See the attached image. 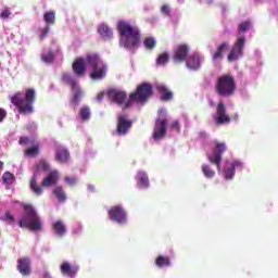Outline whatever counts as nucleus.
<instances>
[{
  "label": "nucleus",
  "instance_id": "obj_1",
  "mask_svg": "<svg viewBox=\"0 0 278 278\" xmlns=\"http://www.w3.org/2000/svg\"><path fill=\"white\" fill-rule=\"evenodd\" d=\"M117 31L119 34V45L128 51H134L140 47L142 35L140 28L131 25L127 21H119L117 24Z\"/></svg>",
  "mask_w": 278,
  "mask_h": 278
},
{
  "label": "nucleus",
  "instance_id": "obj_2",
  "mask_svg": "<svg viewBox=\"0 0 278 278\" xmlns=\"http://www.w3.org/2000/svg\"><path fill=\"white\" fill-rule=\"evenodd\" d=\"M34 101H36V91L31 88L26 89L25 98H23V93H21V91H17L11 98V103L17 108L20 114H33Z\"/></svg>",
  "mask_w": 278,
  "mask_h": 278
},
{
  "label": "nucleus",
  "instance_id": "obj_3",
  "mask_svg": "<svg viewBox=\"0 0 278 278\" xmlns=\"http://www.w3.org/2000/svg\"><path fill=\"white\" fill-rule=\"evenodd\" d=\"M24 218L20 220L21 229H29V231H42V220L30 204H23Z\"/></svg>",
  "mask_w": 278,
  "mask_h": 278
},
{
  "label": "nucleus",
  "instance_id": "obj_4",
  "mask_svg": "<svg viewBox=\"0 0 278 278\" xmlns=\"http://www.w3.org/2000/svg\"><path fill=\"white\" fill-rule=\"evenodd\" d=\"M153 96V86L149 83L139 85L135 92L130 93L125 108H131V103H147Z\"/></svg>",
  "mask_w": 278,
  "mask_h": 278
},
{
  "label": "nucleus",
  "instance_id": "obj_5",
  "mask_svg": "<svg viewBox=\"0 0 278 278\" xmlns=\"http://www.w3.org/2000/svg\"><path fill=\"white\" fill-rule=\"evenodd\" d=\"M87 66L91 70L90 77L91 79H103L108 73V65L103 63L101 58L98 54H88L85 60Z\"/></svg>",
  "mask_w": 278,
  "mask_h": 278
},
{
  "label": "nucleus",
  "instance_id": "obj_6",
  "mask_svg": "<svg viewBox=\"0 0 278 278\" xmlns=\"http://www.w3.org/2000/svg\"><path fill=\"white\" fill-rule=\"evenodd\" d=\"M215 91L219 97H231L236 92V80L231 75H224L217 79Z\"/></svg>",
  "mask_w": 278,
  "mask_h": 278
},
{
  "label": "nucleus",
  "instance_id": "obj_7",
  "mask_svg": "<svg viewBox=\"0 0 278 278\" xmlns=\"http://www.w3.org/2000/svg\"><path fill=\"white\" fill-rule=\"evenodd\" d=\"M43 173H49V170H51V165H49V163L45 160H40L37 164H36V169L35 173L30 179L29 182V188L30 190L34 192V194H36L37 197H40L43 192L42 187H40V185H38V173L40 172Z\"/></svg>",
  "mask_w": 278,
  "mask_h": 278
},
{
  "label": "nucleus",
  "instance_id": "obj_8",
  "mask_svg": "<svg viewBox=\"0 0 278 278\" xmlns=\"http://www.w3.org/2000/svg\"><path fill=\"white\" fill-rule=\"evenodd\" d=\"M227 151V143L215 141V146L212 149V153L207 155V160L211 164H214L220 173V163L223 162V153Z\"/></svg>",
  "mask_w": 278,
  "mask_h": 278
},
{
  "label": "nucleus",
  "instance_id": "obj_9",
  "mask_svg": "<svg viewBox=\"0 0 278 278\" xmlns=\"http://www.w3.org/2000/svg\"><path fill=\"white\" fill-rule=\"evenodd\" d=\"M166 125H168V118L166 117V113L164 112V110H161L154 126V140H162V138L166 136Z\"/></svg>",
  "mask_w": 278,
  "mask_h": 278
},
{
  "label": "nucleus",
  "instance_id": "obj_10",
  "mask_svg": "<svg viewBox=\"0 0 278 278\" xmlns=\"http://www.w3.org/2000/svg\"><path fill=\"white\" fill-rule=\"evenodd\" d=\"M109 217L113 223H117V225H127V212L121 205L112 206L109 210Z\"/></svg>",
  "mask_w": 278,
  "mask_h": 278
},
{
  "label": "nucleus",
  "instance_id": "obj_11",
  "mask_svg": "<svg viewBox=\"0 0 278 278\" xmlns=\"http://www.w3.org/2000/svg\"><path fill=\"white\" fill-rule=\"evenodd\" d=\"M247 43V37H238L230 53L228 54V62H235L238 58H242L244 51V45Z\"/></svg>",
  "mask_w": 278,
  "mask_h": 278
},
{
  "label": "nucleus",
  "instance_id": "obj_12",
  "mask_svg": "<svg viewBox=\"0 0 278 278\" xmlns=\"http://www.w3.org/2000/svg\"><path fill=\"white\" fill-rule=\"evenodd\" d=\"M214 121L216 125H229L231 123V117L227 114L225 102L220 101L217 103Z\"/></svg>",
  "mask_w": 278,
  "mask_h": 278
},
{
  "label": "nucleus",
  "instance_id": "obj_13",
  "mask_svg": "<svg viewBox=\"0 0 278 278\" xmlns=\"http://www.w3.org/2000/svg\"><path fill=\"white\" fill-rule=\"evenodd\" d=\"M190 53V46L180 43L174 49L173 61L175 64H181L188 60Z\"/></svg>",
  "mask_w": 278,
  "mask_h": 278
},
{
  "label": "nucleus",
  "instance_id": "obj_14",
  "mask_svg": "<svg viewBox=\"0 0 278 278\" xmlns=\"http://www.w3.org/2000/svg\"><path fill=\"white\" fill-rule=\"evenodd\" d=\"M106 96L110 101L117 103V105H124V110H127L125 108V104L127 103V92L118 89H110L106 91Z\"/></svg>",
  "mask_w": 278,
  "mask_h": 278
},
{
  "label": "nucleus",
  "instance_id": "obj_15",
  "mask_svg": "<svg viewBox=\"0 0 278 278\" xmlns=\"http://www.w3.org/2000/svg\"><path fill=\"white\" fill-rule=\"evenodd\" d=\"M134 125V122L131 119L127 118V115H121L117 118V134L119 136H125L131 129V126Z\"/></svg>",
  "mask_w": 278,
  "mask_h": 278
},
{
  "label": "nucleus",
  "instance_id": "obj_16",
  "mask_svg": "<svg viewBox=\"0 0 278 278\" xmlns=\"http://www.w3.org/2000/svg\"><path fill=\"white\" fill-rule=\"evenodd\" d=\"M17 270L23 277H29L31 275V260L29 256L17 260Z\"/></svg>",
  "mask_w": 278,
  "mask_h": 278
},
{
  "label": "nucleus",
  "instance_id": "obj_17",
  "mask_svg": "<svg viewBox=\"0 0 278 278\" xmlns=\"http://www.w3.org/2000/svg\"><path fill=\"white\" fill-rule=\"evenodd\" d=\"M60 181V172L58 169H53L50 172L46 178L41 181L40 188H51L53 186H58Z\"/></svg>",
  "mask_w": 278,
  "mask_h": 278
},
{
  "label": "nucleus",
  "instance_id": "obj_18",
  "mask_svg": "<svg viewBox=\"0 0 278 278\" xmlns=\"http://www.w3.org/2000/svg\"><path fill=\"white\" fill-rule=\"evenodd\" d=\"M201 62H203L201 55H199V53H193L188 56L186 66L191 71H199V68H201Z\"/></svg>",
  "mask_w": 278,
  "mask_h": 278
},
{
  "label": "nucleus",
  "instance_id": "obj_19",
  "mask_svg": "<svg viewBox=\"0 0 278 278\" xmlns=\"http://www.w3.org/2000/svg\"><path fill=\"white\" fill-rule=\"evenodd\" d=\"M72 68L77 77H84L86 75V60L84 58L76 59L72 64Z\"/></svg>",
  "mask_w": 278,
  "mask_h": 278
},
{
  "label": "nucleus",
  "instance_id": "obj_20",
  "mask_svg": "<svg viewBox=\"0 0 278 278\" xmlns=\"http://www.w3.org/2000/svg\"><path fill=\"white\" fill-rule=\"evenodd\" d=\"M71 159V153L62 146H58L55 149V160L61 164H66Z\"/></svg>",
  "mask_w": 278,
  "mask_h": 278
},
{
  "label": "nucleus",
  "instance_id": "obj_21",
  "mask_svg": "<svg viewBox=\"0 0 278 278\" xmlns=\"http://www.w3.org/2000/svg\"><path fill=\"white\" fill-rule=\"evenodd\" d=\"M98 34L103 38V40H112L114 38V31L106 24H101L98 26Z\"/></svg>",
  "mask_w": 278,
  "mask_h": 278
},
{
  "label": "nucleus",
  "instance_id": "obj_22",
  "mask_svg": "<svg viewBox=\"0 0 278 278\" xmlns=\"http://www.w3.org/2000/svg\"><path fill=\"white\" fill-rule=\"evenodd\" d=\"M52 231L59 238L66 236V225L62 220H56L52 224Z\"/></svg>",
  "mask_w": 278,
  "mask_h": 278
},
{
  "label": "nucleus",
  "instance_id": "obj_23",
  "mask_svg": "<svg viewBox=\"0 0 278 278\" xmlns=\"http://www.w3.org/2000/svg\"><path fill=\"white\" fill-rule=\"evenodd\" d=\"M79 270V267H73L71 264L64 262L61 265V273L62 275H65L66 277H75Z\"/></svg>",
  "mask_w": 278,
  "mask_h": 278
},
{
  "label": "nucleus",
  "instance_id": "obj_24",
  "mask_svg": "<svg viewBox=\"0 0 278 278\" xmlns=\"http://www.w3.org/2000/svg\"><path fill=\"white\" fill-rule=\"evenodd\" d=\"M157 91L161 93V101H172L173 92L166 88L164 85H159L156 87Z\"/></svg>",
  "mask_w": 278,
  "mask_h": 278
},
{
  "label": "nucleus",
  "instance_id": "obj_25",
  "mask_svg": "<svg viewBox=\"0 0 278 278\" xmlns=\"http://www.w3.org/2000/svg\"><path fill=\"white\" fill-rule=\"evenodd\" d=\"M52 193L58 199L59 203H66V192L64 191V187L58 186L53 189Z\"/></svg>",
  "mask_w": 278,
  "mask_h": 278
},
{
  "label": "nucleus",
  "instance_id": "obj_26",
  "mask_svg": "<svg viewBox=\"0 0 278 278\" xmlns=\"http://www.w3.org/2000/svg\"><path fill=\"white\" fill-rule=\"evenodd\" d=\"M73 92V99L72 103L75 104V106L79 105V101H81V97H84V91H81V88H79V85L76 87H72Z\"/></svg>",
  "mask_w": 278,
  "mask_h": 278
},
{
  "label": "nucleus",
  "instance_id": "obj_27",
  "mask_svg": "<svg viewBox=\"0 0 278 278\" xmlns=\"http://www.w3.org/2000/svg\"><path fill=\"white\" fill-rule=\"evenodd\" d=\"M229 49V43L222 42L213 53V60H223V53Z\"/></svg>",
  "mask_w": 278,
  "mask_h": 278
},
{
  "label": "nucleus",
  "instance_id": "obj_28",
  "mask_svg": "<svg viewBox=\"0 0 278 278\" xmlns=\"http://www.w3.org/2000/svg\"><path fill=\"white\" fill-rule=\"evenodd\" d=\"M61 80L63 81V84L70 86L72 89L76 88V86H79L77 84V80H75V78L68 73H63L61 76Z\"/></svg>",
  "mask_w": 278,
  "mask_h": 278
},
{
  "label": "nucleus",
  "instance_id": "obj_29",
  "mask_svg": "<svg viewBox=\"0 0 278 278\" xmlns=\"http://www.w3.org/2000/svg\"><path fill=\"white\" fill-rule=\"evenodd\" d=\"M137 185L140 188H147L149 186V176L144 172H139L137 176Z\"/></svg>",
  "mask_w": 278,
  "mask_h": 278
},
{
  "label": "nucleus",
  "instance_id": "obj_30",
  "mask_svg": "<svg viewBox=\"0 0 278 278\" xmlns=\"http://www.w3.org/2000/svg\"><path fill=\"white\" fill-rule=\"evenodd\" d=\"M157 46V40H155V37H146L143 40V47L148 51H153V49Z\"/></svg>",
  "mask_w": 278,
  "mask_h": 278
},
{
  "label": "nucleus",
  "instance_id": "obj_31",
  "mask_svg": "<svg viewBox=\"0 0 278 278\" xmlns=\"http://www.w3.org/2000/svg\"><path fill=\"white\" fill-rule=\"evenodd\" d=\"M157 268H164V266H170V257L159 255L155 260Z\"/></svg>",
  "mask_w": 278,
  "mask_h": 278
},
{
  "label": "nucleus",
  "instance_id": "obj_32",
  "mask_svg": "<svg viewBox=\"0 0 278 278\" xmlns=\"http://www.w3.org/2000/svg\"><path fill=\"white\" fill-rule=\"evenodd\" d=\"M43 21L48 27L49 25H55V11L46 12L43 15Z\"/></svg>",
  "mask_w": 278,
  "mask_h": 278
},
{
  "label": "nucleus",
  "instance_id": "obj_33",
  "mask_svg": "<svg viewBox=\"0 0 278 278\" xmlns=\"http://www.w3.org/2000/svg\"><path fill=\"white\" fill-rule=\"evenodd\" d=\"M251 21H243L238 25L237 31L238 34H247V31H249V29H251Z\"/></svg>",
  "mask_w": 278,
  "mask_h": 278
},
{
  "label": "nucleus",
  "instance_id": "obj_34",
  "mask_svg": "<svg viewBox=\"0 0 278 278\" xmlns=\"http://www.w3.org/2000/svg\"><path fill=\"white\" fill-rule=\"evenodd\" d=\"M2 181L3 184H5L7 186H12V184H14V181H16V177L14 176V174L10 173V172H5L2 175Z\"/></svg>",
  "mask_w": 278,
  "mask_h": 278
},
{
  "label": "nucleus",
  "instance_id": "obj_35",
  "mask_svg": "<svg viewBox=\"0 0 278 278\" xmlns=\"http://www.w3.org/2000/svg\"><path fill=\"white\" fill-rule=\"evenodd\" d=\"M41 60L46 64H53L55 60V54L53 53V51L50 50L47 53L41 54Z\"/></svg>",
  "mask_w": 278,
  "mask_h": 278
},
{
  "label": "nucleus",
  "instance_id": "obj_36",
  "mask_svg": "<svg viewBox=\"0 0 278 278\" xmlns=\"http://www.w3.org/2000/svg\"><path fill=\"white\" fill-rule=\"evenodd\" d=\"M202 173L207 179H212L214 175H216V172H214L207 164L202 165Z\"/></svg>",
  "mask_w": 278,
  "mask_h": 278
},
{
  "label": "nucleus",
  "instance_id": "obj_37",
  "mask_svg": "<svg viewBox=\"0 0 278 278\" xmlns=\"http://www.w3.org/2000/svg\"><path fill=\"white\" fill-rule=\"evenodd\" d=\"M169 55L167 52L161 53L156 59V64L159 66H164V64H168Z\"/></svg>",
  "mask_w": 278,
  "mask_h": 278
},
{
  "label": "nucleus",
  "instance_id": "obj_38",
  "mask_svg": "<svg viewBox=\"0 0 278 278\" xmlns=\"http://www.w3.org/2000/svg\"><path fill=\"white\" fill-rule=\"evenodd\" d=\"M38 153H40V148L38 146H34L25 150V155H28L30 157L38 155Z\"/></svg>",
  "mask_w": 278,
  "mask_h": 278
},
{
  "label": "nucleus",
  "instance_id": "obj_39",
  "mask_svg": "<svg viewBox=\"0 0 278 278\" xmlns=\"http://www.w3.org/2000/svg\"><path fill=\"white\" fill-rule=\"evenodd\" d=\"M80 117L81 121H90V109L88 106L80 109Z\"/></svg>",
  "mask_w": 278,
  "mask_h": 278
},
{
  "label": "nucleus",
  "instance_id": "obj_40",
  "mask_svg": "<svg viewBox=\"0 0 278 278\" xmlns=\"http://www.w3.org/2000/svg\"><path fill=\"white\" fill-rule=\"evenodd\" d=\"M225 179H231L236 175V169L230 165L224 169Z\"/></svg>",
  "mask_w": 278,
  "mask_h": 278
},
{
  "label": "nucleus",
  "instance_id": "obj_41",
  "mask_svg": "<svg viewBox=\"0 0 278 278\" xmlns=\"http://www.w3.org/2000/svg\"><path fill=\"white\" fill-rule=\"evenodd\" d=\"M64 181L65 184H67V186L73 188L74 186L77 185V177L65 176Z\"/></svg>",
  "mask_w": 278,
  "mask_h": 278
},
{
  "label": "nucleus",
  "instance_id": "obj_42",
  "mask_svg": "<svg viewBox=\"0 0 278 278\" xmlns=\"http://www.w3.org/2000/svg\"><path fill=\"white\" fill-rule=\"evenodd\" d=\"M9 16H12V12H10L9 8L4 7L0 12V18H2V21H7Z\"/></svg>",
  "mask_w": 278,
  "mask_h": 278
},
{
  "label": "nucleus",
  "instance_id": "obj_43",
  "mask_svg": "<svg viewBox=\"0 0 278 278\" xmlns=\"http://www.w3.org/2000/svg\"><path fill=\"white\" fill-rule=\"evenodd\" d=\"M161 12L162 14H164L165 16H170V7H168V4H164L161 7Z\"/></svg>",
  "mask_w": 278,
  "mask_h": 278
},
{
  "label": "nucleus",
  "instance_id": "obj_44",
  "mask_svg": "<svg viewBox=\"0 0 278 278\" xmlns=\"http://www.w3.org/2000/svg\"><path fill=\"white\" fill-rule=\"evenodd\" d=\"M169 127L170 129H175L178 134L179 131H181V126L179 125V121L177 119H175Z\"/></svg>",
  "mask_w": 278,
  "mask_h": 278
},
{
  "label": "nucleus",
  "instance_id": "obj_45",
  "mask_svg": "<svg viewBox=\"0 0 278 278\" xmlns=\"http://www.w3.org/2000/svg\"><path fill=\"white\" fill-rule=\"evenodd\" d=\"M8 117V111H5V109L0 108V123H3V121H5V118Z\"/></svg>",
  "mask_w": 278,
  "mask_h": 278
},
{
  "label": "nucleus",
  "instance_id": "obj_46",
  "mask_svg": "<svg viewBox=\"0 0 278 278\" xmlns=\"http://www.w3.org/2000/svg\"><path fill=\"white\" fill-rule=\"evenodd\" d=\"M49 26H46L42 30H41V40H45V38H47V36L49 35Z\"/></svg>",
  "mask_w": 278,
  "mask_h": 278
},
{
  "label": "nucleus",
  "instance_id": "obj_47",
  "mask_svg": "<svg viewBox=\"0 0 278 278\" xmlns=\"http://www.w3.org/2000/svg\"><path fill=\"white\" fill-rule=\"evenodd\" d=\"M28 142H29V138L20 137L18 144H21L22 147H25V144H27Z\"/></svg>",
  "mask_w": 278,
  "mask_h": 278
},
{
  "label": "nucleus",
  "instance_id": "obj_48",
  "mask_svg": "<svg viewBox=\"0 0 278 278\" xmlns=\"http://www.w3.org/2000/svg\"><path fill=\"white\" fill-rule=\"evenodd\" d=\"M230 166L236 170V168H242V162L233 161Z\"/></svg>",
  "mask_w": 278,
  "mask_h": 278
},
{
  "label": "nucleus",
  "instance_id": "obj_49",
  "mask_svg": "<svg viewBox=\"0 0 278 278\" xmlns=\"http://www.w3.org/2000/svg\"><path fill=\"white\" fill-rule=\"evenodd\" d=\"M5 220H10V223H14V216H12V213L10 212L5 213Z\"/></svg>",
  "mask_w": 278,
  "mask_h": 278
},
{
  "label": "nucleus",
  "instance_id": "obj_50",
  "mask_svg": "<svg viewBox=\"0 0 278 278\" xmlns=\"http://www.w3.org/2000/svg\"><path fill=\"white\" fill-rule=\"evenodd\" d=\"M103 97H105L104 92L98 93V96H97L98 101H103Z\"/></svg>",
  "mask_w": 278,
  "mask_h": 278
},
{
  "label": "nucleus",
  "instance_id": "obj_51",
  "mask_svg": "<svg viewBox=\"0 0 278 278\" xmlns=\"http://www.w3.org/2000/svg\"><path fill=\"white\" fill-rule=\"evenodd\" d=\"M43 278H51V274H49L48 271H45Z\"/></svg>",
  "mask_w": 278,
  "mask_h": 278
},
{
  "label": "nucleus",
  "instance_id": "obj_52",
  "mask_svg": "<svg viewBox=\"0 0 278 278\" xmlns=\"http://www.w3.org/2000/svg\"><path fill=\"white\" fill-rule=\"evenodd\" d=\"M3 168V161H0V170Z\"/></svg>",
  "mask_w": 278,
  "mask_h": 278
}]
</instances>
